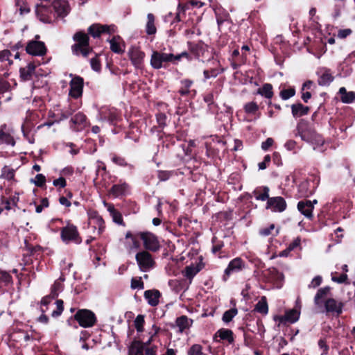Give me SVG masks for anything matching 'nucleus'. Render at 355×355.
I'll use <instances>...</instances> for the list:
<instances>
[{
  "instance_id": "9",
  "label": "nucleus",
  "mask_w": 355,
  "mask_h": 355,
  "mask_svg": "<svg viewBox=\"0 0 355 355\" xmlns=\"http://www.w3.org/2000/svg\"><path fill=\"white\" fill-rule=\"evenodd\" d=\"M135 259L142 272L149 271L155 267L156 263L149 251L141 250L135 255Z\"/></svg>"
},
{
  "instance_id": "36",
  "label": "nucleus",
  "mask_w": 355,
  "mask_h": 355,
  "mask_svg": "<svg viewBox=\"0 0 355 355\" xmlns=\"http://www.w3.org/2000/svg\"><path fill=\"white\" fill-rule=\"evenodd\" d=\"M203 101L207 103L208 109L212 113H215L218 110V105L214 100V95L212 92H206L202 95Z\"/></svg>"
},
{
  "instance_id": "52",
  "label": "nucleus",
  "mask_w": 355,
  "mask_h": 355,
  "mask_svg": "<svg viewBox=\"0 0 355 355\" xmlns=\"http://www.w3.org/2000/svg\"><path fill=\"white\" fill-rule=\"evenodd\" d=\"M75 112V109H73L71 105L68 107L62 109L61 110L60 116L58 120H57V123H59L61 121L67 119L70 116H72Z\"/></svg>"
},
{
  "instance_id": "42",
  "label": "nucleus",
  "mask_w": 355,
  "mask_h": 355,
  "mask_svg": "<svg viewBox=\"0 0 355 355\" xmlns=\"http://www.w3.org/2000/svg\"><path fill=\"white\" fill-rule=\"evenodd\" d=\"M13 284L12 277L9 272L0 270V288L7 287Z\"/></svg>"
},
{
  "instance_id": "7",
  "label": "nucleus",
  "mask_w": 355,
  "mask_h": 355,
  "mask_svg": "<svg viewBox=\"0 0 355 355\" xmlns=\"http://www.w3.org/2000/svg\"><path fill=\"white\" fill-rule=\"evenodd\" d=\"M140 240L143 242L144 250L156 252L161 248L159 238L150 232H139Z\"/></svg>"
},
{
  "instance_id": "38",
  "label": "nucleus",
  "mask_w": 355,
  "mask_h": 355,
  "mask_svg": "<svg viewBox=\"0 0 355 355\" xmlns=\"http://www.w3.org/2000/svg\"><path fill=\"white\" fill-rule=\"evenodd\" d=\"M267 99H271L274 96L273 87L270 83H264L256 92Z\"/></svg>"
},
{
  "instance_id": "56",
  "label": "nucleus",
  "mask_w": 355,
  "mask_h": 355,
  "mask_svg": "<svg viewBox=\"0 0 355 355\" xmlns=\"http://www.w3.org/2000/svg\"><path fill=\"white\" fill-rule=\"evenodd\" d=\"M8 76V73H5L3 76H0V94L8 92L10 89V85L5 79Z\"/></svg>"
},
{
  "instance_id": "49",
  "label": "nucleus",
  "mask_w": 355,
  "mask_h": 355,
  "mask_svg": "<svg viewBox=\"0 0 355 355\" xmlns=\"http://www.w3.org/2000/svg\"><path fill=\"white\" fill-rule=\"evenodd\" d=\"M15 171L13 168L5 166L1 170V174L0 177L7 180H12L15 179Z\"/></svg>"
},
{
  "instance_id": "53",
  "label": "nucleus",
  "mask_w": 355,
  "mask_h": 355,
  "mask_svg": "<svg viewBox=\"0 0 355 355\" xmlns=\"http://www.w3.org/2000/svg\"><path fill=\"white\" fill-rule=\"evenodd\" d=\"M200 272V268H194L193 266H186L184 276L191 282L193 278Z\"/></svg>"
},
{
  "instance_id": "24",
  "label": "nucleus",
  "mask_w": 355,
  "mask_h": 355,
  "mask_svg": "<svg viewBox=\"0 0 355 355\" xmlns=\"http://www.w3.org/2000/svg\"><path fill=\"white\" fill-rule=\"evenodd\" d=\"M298 211L306 218L312 220L313 218V211L314 209L313 202L309 200H303L298 202L297 205Z\"/></svg>"
},
{
  "instance_id": "12",
  "label": "nucleus",
  "mask_w": 355,
  "mask_h": 355,
  "mask_svg": "<svg viewBox=\"0 0 355 355\" xmlns=\"http://www.w3.org/2000/svg\"><path fill=\"white\" fill-rule=\"evenodd\" d=\"M193 85L194 80L192 79H181L178 94L182 97L193 98L197 94L196 89L193 88Z\"/></svg>"
},
{
  "instance_id": "26",
  "label": "nucleus",
  "mask_w": 355,
  "mask_h": 355,
  "mask_svg": "<svg viewBox=\"0 0 355 355\" xmlns=\"http://www.w3.org/2000/svg\"><path fill=\"white\" fill-rule=\"evenodd\" d=\"M109 42L110 44V49L112 52L120 55L124 53L125 44L119 35L113 36V37L109 40Z\"/></svg>"
},
{
  "instance_id": "32",
  "label": "nucleus",
  "mask_w": 355,
  "mask_h": 355,
  "mask_svg": "<svg viewBox=\"0 0 355 355\" xmlns=\"http://www.w3.org/2000/svg\"><path fill=\"white\" fill-rule=\"evenodd\" d=\"M129 184L125 182L113 184L110 189V193L113 196L118 198L125 195L129 189Z\"/></svg>"
},
{
  "instance_id": "13",
  "label": "nucleus",
  "mask_w": 355,
  "mask_h": 355,
  "mask_svg": "<svg viewBox=\"0 0 355 355\" xmlns=\"http://www.w3.org/2000/svg\"><path fill=\"white\" fill-rule=\"evenodd\" d=\"M10 191H6V195H1L0 198V214L4 209L9 211L14 207L17 206L19 202V193L10 194Z\"/></svg>"
},
{
  "instance_id": "8",
  "label": "nucleus",
  "mask_w": 355,
  "mask_h": 355,
  "mask_svg": "<svg viewBox=\"0 0 355 355\" xmlns=\"http://www.w3.org/2000/svg\"><path fill=\"white\" fill-rule=\"evenodd\" d=\"M46 12H54L56 17H64L70 12V6L67 0H54L49 6H44Z\"/></svg>"
},
{
  "instance_id": "14",
  "label": "nucleus",
  "mask_w": 355,
  "mask_h": 355,
  "mask_svg": "<svg viewBox=\"0 0 355 355\" xmlns=\"http://www.w3.org/2000/svg\"><path fill=\"white\" fill-rule=\"evenodd\" d=\"M83 78L79 76H75L69 83V95L75 99L81 97L83 92Z\"/></svg>"
},
{
  "instance_id": "5",
  "label": "nucleus",
  "mask_w": 355,
  "mask_h": 355,
  "mask_svg": "<svg viewBox=\"0 0 355 355\" xmlns=\"http://www.w3.org/2000/svg\"><path fill=\"white\" fill-rule=\"evenodd\" d=\"M60 238L65 243H73L78 245L83 241L78 227L70 221H67L66 226L61 228Z\"/></svg>"
},
{
  "instance_id": "33",
  "label": "nucleus",
  "mask_w": 355,
  "mask_h": 355,
  "mask_svg": "<svg viewBox=\"0 0 355 355\" xmlns=\"http://www.w3.org/2000/svg\"><path fill=\"white\" fill-rule=\"evenodd\" d=\"M144 343L135 339L128 349L129 355H144Z\"/></svg>"
},
{
  "instance_id": "45",
  "label": "nucleus",
  "mask_w": 355,
  "mask_h": 355,
  "mask_svg": "<svg viewBox=\"0 0 355 355\" xmlns=\"http://www.w3.org/2000/svg\"><path fill=\"white\" fill-rule=\"evenodd\" d=\"M32 126L33 125L31 123H24L21 125V132L23 133V136L31 144H33L35 142L34 136L33 135H31Z\"/></svg>"
},
{
  "instance_id": "47",
  "label": "nucleus",
  "mask_w": 355,
  "mask_h": 355,
  "mask_svg": "<svg viewBox=\"0 0 355 355\" xmlns=\"http://www.w3.org/2000/svg\"><path fill=\"white\" fill-rule=\"evenodd\" d=\"M331 287L328 286L318 289L314 297L315 304L316 305L320 304V300L326 297L329 293Z\"/></svg>"
},
{
  "instance_id": "35",
  "label": "nucleus",
  "mask_w": 355,
  "mask_h": 355,
  "mask_svg": "<svg viewBox=\"0 0 355 355\" xmlns=\"http://www.w3.org/2000/svg\"><path fill=\"white\" fill-rule=\"evenodd\" d=\"M270 189L267 186L257 187L253 191V194L257 200L266 201L268 200Z\"/></svg>"
},
{
  "instance_id": "29",
  "label": "nucleus",
  "mask_w": 355,
  "mask_h": 355,
  "mask_svg": "<svg viewBox=\"0 0 355 355\" xmlns=\"http://www.w3.org/2000/svg\"><path fill=\"white\" fill-rule=\"evenodd\" d=\"M111 161L114 164L123 168H127L130 171H132L135 168V166L131 163H129L126 159L116 153L110 154Z\"/></svg>"
},
{
  "instance_id": "31",
  "label": "nucleus",
  "mask_w": 355,
  "mask_h": 355,
  "mask_svg": "<svg viewBox=\"0 0 355 355\" xmlns=\"http://www.w3.org/2000/svg\"><path fill=\"white\" fill-rule=\"evenodd\" d=\"M144 295L149 305L156 306L159 304L162 294L158 290L152 289L146 291Z\"/></svg>"
},
{
  "instance_id": "30",
  "label": "nucleus",
  "mask_w": 355,
  "mask_h": 355,
  "mask_svg": "<svg viewBox=\"0 0 355 355\" xmlns=\"http://www.w3.org/2000/svg\"><path fill=\"white\" fill-rule=\"evenodd\" d=\"M324 307L327 312L336 313L340 315L343 312V303H338L335 299L328 298L324 302Z\"/></svg>"
},
{
  "instance_id": "27",
  "label": "nucleus",
  "mask_w": 355,
  "mask_h": 355,
  "mask_svg": "<svg viewBox=\"0 0 355 355\" xmlns=\"http://www.w3.org/2000/svg\"><path fill=\"white\" fill-rule=\"evenodd\" d=\"M291 108L292 115L295 119L307 115L311 110L309 106L304 105L300 101L292 104Z\"/></svg>"
},
{
  "instance_id": "62",
  "label": "nucleus",
  "mask_w": 355,
  "mask_h": 355,
  "mask_svg": "<svg viewBox=\"0 0 355 355\" xmlns=\"http://www.w3.org/2000/svg\"><path fill=\"white\" fill-rule=\"evenodd\" d=\"M309 143L316 145L318 146H322L324 144V139L321 135L315 132V133L313 135V137L311 138Z\"/></svg>"
},
{
  "instance_id": "57",
  "label": "nucleus",
  "mask_w": 355,
  "mask_h": 355,
  "mask_svg": "<svg viewBox=\"0 0 355 355\" xmlns=\"http://www.w3.org/2000/svg\"><path fill=\"white\" fill-rule=\"evenodd\" d=\"M212 248L211 251L214 254H217L218 252H220L221 249L224 247V243L223 241L218 240L217 237L214 236L212 238Z\"/></svg>"
},
{
  "instance_id": "17",
  "label": "nucleus",
  "mask_w": 355,
  "mask_h": 355,
  "mask_svg": "<svg viewBox=\"0 0 355 355\" xmlns=\"http://www.w3.org/2000/svg\"><path fill=\"white\" fill-rule=\"evenodd\" d=\"M128 57L136 69H141L144 64L145 53L137 46H132L128 50Z\"/></svg>"
},
{
  "instance_id": "40",
  "label": "nucleus",
  "mask_w": 355,
  "mask_h": 355,
  "mask_svg": "<svg viewBox=\"0 0 355 355\" xmlns=\"http://www.w3.org/2000/svg\"><path fill=\"white\" fill-rule=\"evenodd\" d=\"M155 16L152 13L147 15V23L146 25V32L148 35H155L157 32V28L155 24Z\"/></svg>"
},
{
  "instance_id": "64",
  "label": "nucleus",
  "mask_w": 355,
  "mask_h": 355,
  "mask_svg": "<svg viewBox=\"0 0 355 355\" xmlns=\"http://www.w3.org/2000/svg\"><path fill=\"white\" fill-rule=\"evenodd\" d=\"M188 355H207L202 352V347L198 344L193 345L188 351Z\"/></svg>"
},
{
  "instance_id": "48",
  "label": "nucleus",
  "mask_w": 355,
  "mask_h": 355,
  "mask_svg": "<svg viewBox=\"0 0 355 355\" xmlns=\"http://www.w3.org/2000/svg\"><path fill=\"white\" fill-rule=\"evenodd\" d=\"M296 90L294 87H289L288 88H283L279 92V96L280 98L286 101L292 97H293L295 95Z\"/></svg>"
},
{
  "instance_id": "61",
  "label": "nucleus",
  "mask_w": 355,
  "mask_h": 355,
  "mask_svg": "<svg viewBox=\"0 0 355 355\" xmlns=\"http://www.w3.org/2000/svg\"><path fill=\"white\" fill-rule=\"evenodd\" d=\"M186 58L188 61H191L193 60V55L191 53V52H189V51H184L180 54L174 55L175 64H176L179 61H180L181 58Z\"/></svg>"
},
{
  "instance_id": "55",
  "label": "nucleus",
  "mask_w": 355,
  "mask_h": 355,
  "mask_svg": "<svg viewBox=\"0 0 355 355\" xmlns=\"http://www.w3.org/2000/svg\"><path fill=\"white\" fill-rule=\"evenodd\" d=\"M63 284L58 280L54 282L51 288L50 295L55 299L58 297L59 293L62 290Z\"/></svg>"
},
{
  "instance_id": "59",
  "label": "nucleus",
  "mask_w": 355,
  "mask_h": 355,
  "mask_svg": "<svg viewBox=\"0 0 355 355\" xmlns=\"http://www.w3.org/2000/svg\"><path fill=\"white\" fill-rule=\"evenodd\" d=\"M135 327L138 332H142L144 331V325L145 323L144 316L143 315H138L135 321Z\"/></svg>"
},
{
  "instance_id": "63",
  "label": "nucleus",
  "mask_w": 355,
  "mask_h": 355,
  "mask_svg": "<svg viewBox=\"0 0 355 355\" xmlns=\"http://www.w3.org/2000/svg\"><path fill=\"white\" fill-rule=\"evenodd\" d=\"M90 64L92 69L97 72H99L101 69V64L99 59V56L95 54V56L90 60Z\"/></svg>"
},
{
  "instance_id": "58",
  "label": "nucleus",
  "mask_w": 355,
  "mask_h": 355,
  "mask_svg": "<svg viewBox=\"0 0 355 355\" xmlns=\"http://www.w3.org/2000/svg\"><path fill=\"white\" fill-rule=\"evenodd\" d=\"M155 116H156V121L158 124V126L159 128H162V129L164 128H165L167 125V123H166L167 116H166V114L159 112L158 113L156 114Z\"/></svg>"
},
{
  "instance_id": "19",
  "label": "nucleus",
  "mask_w": 355,
  "mask_h": 355,
  "mask_svg": "<svg viewBox=\"0 0 355 355\" xmlns=\"http://www.w3.org/2000/svg\"><path fill=\"white\" fill-rule=\"evenodd\" d=\"M26 51L28 54L34 56H43L46 55L47 49L44 42L42 41L31 40L28 42L26 46Z\"/></svg>"
},
{
  "instance_id": "51",
  "label": "nucleus",
  "mask_w": 355,
  "mask_h": 355,
  "mask_svg": "<svg viewBox=\"0 0 355 355\" xmlns=\"http://www.w3.org/2000/svg\"><path fill=\"white\" fill-rule=\"evenodd\" d=\"M238 313V310L236 307L232 308L226 311L223 315L222 320L223 322L228 323L232 320V319Z\"/></svg>"
},
{
  "instance_id": "10",
  "label": "nucleus",
  "mask_w": 355,
  "mask_h": 355,
  "mask_svg": "<svg viewBox=\"0 0 355 355\" xmlns=\"http://www.w3.org/2000/svg\"><path fill=\"white\" fill-rule=\"evenodd\" d=\"M245 268V262L241 257H236L231 260L227 265V267L224 270L222 279L226 282L230 277L234 274L243 270Z\"/></svg>"
},
{
  "instance_id": "3",
  "label": "nucleus",
  "mask_w": 355,
  "mask_h": 355,
  "mask_svg": "<svg viewBox=\"0 0 355 355\" xmlns=\"http://www.w3.org/2000/svg\"><path fill=\"white\" fill-rule=\"evenodd\" d=\"M320 184V177L310 175L302 181L297 187V195L300 198H308L312 196Z\"/></svg>"
},
{
  "instance_id": "25",
  "label": "nucleus",
  "mask_w": 355,
  "mask_h": 355,
  "mask_svg": "<svg viewBox=\"0 0 355 355\" xmlns=\"http://www.w3.org/2000/svg\"><path fill=\"white\" fill-rule=\"evenodd\" d=\"M87 32L94 38L100 37L103 33H110V26L101 24H93L88 28Z\"/></svg>"
},
{
  "instance_id": "6",
  "label": "nucleus",
  "mask_w": 355,
  "mask_h": 355,
  "mask_svg": "<svg viewBox=\"0 0 355 355\" xmlns=\"http://www.w3.org/2000/svg\"><path fill=\"white\" fill-rule=\"evenodd\" d=\"M175 64L174 54L166 53L157 51H153L150 58V65L155 69L166 68L168 63Z\"/></svg>"
},
{
  "instance_id": "39",
  "label": "nucleus",
  "mask_w": 355,
  "mask_h": 355,
  "mask_svg": "<svg viewBox=\"0 0 355 355\" xmlns=\"http://www.w3.org/2000/svg\"><path fill=\"white\" fill-rule=\"evenodd\" d=\"M340 100L343 103L349 104L355 100V92H347L346 88L343 87L339 89Z\"/></svg>"
},
{
  "instance_id": "50",
  "label": "nucleus",
  "mask_w": 355,
  "mask_h": 355,
  "mask_svg": "<svg viewBox=\"0 0 355 355\" xmlns=\"http://www.w3.org/2000/svg\"><path fill=\"white\" fill-rule=\"evenodd\" d=\"M259 105L256 102L252 101L244 105L243 110L248 114H255L259 110Z\"/></svg>"
},
{
  "instance_id": "46",
  "label": "nucleus",
  "mask_w": 355,
  "mask_h": 355,
  "mask_svg": "<svg viewBox=\"0 0 355 355\" xmlns=\"http://www.w3.org/2000/svg\"><path fill=\"white\" fill-rule=\"evenodd\" d=\"M139 232L132 233L130 231L126 232L125 239H130L132 242V247L135 249H140L141 243L139 241L140 236H139Z\"/></svg>"
},
{
  "instance_id": "43",
  "label": "nucleus",
  "mask_w": 355,
  "mask_h": 355,
  "mask_svg": "<svg viewBox=\"0 0 355 355\" xmlns=\"http://www.w3.org/2000/svg\"><path fill=\"white\" fill-rule=\"evenodd\" d=\"M284 315L287 322L293 324L299 320L300 311L295 309H292L286 311L285 312Z\"/></svg>"
},
{
  "instance_id": "41",
  "label": "nucleus",
  "mask_w": 355,
  "mask_h": 355,
  "mask_svg": "<svg viewBox=\"0 0 355 355\" xmlns=\"http://www.w3.org/2000/svg\"><path fill=\"white\" fill-rule=\"evenodd\" d=\"M254 311L262 314L266 315L268 313V305L266 296H262L259 302L256 304Z\"/></svg>"
},
{
  "instance_id": "60",
  "label": "nucleus",
  "mask_w": 355,
  "mask_h": 355,
  "mask_svg": "<svg viewBox=\"0 0 355 355\" xmlns=\"http://www.w3.org/2000/svg\"><path fill=\"white\" fill-rule=\"evenodd\" d=\"M57 308L56 310H54L52 313L51 316L53 318H58L59 317L64 310V302L62 300H57L55 302Z\"/></svg>"
},
{
  "instance_id": "15",
  "label": "nucleus",
  "mask_w": 355,
  "mask_h": 355,
  "mask_svg": "<svg viewBox=\"0 0 355 355\" xmlns=\"http://www.w3.org/2000/svg\"><path fill=\"white\" fill-rule=\"evenodd\" d=\"M88 125L87 118L85 114L78 112L73 115L69 121L70 128L75 132H80Z\"/></svg>"
},
{
  "instance_id": "21",
  "label": "nucleus",
  "mask_w": 355,
  "mask_h": 355,
  "mask_svg": "<svg viewBox=\"0 0 355 355\" xmlns=\"http://www.w3.org/2000/svg\"><path fill=\"white\" fill-rule=\"evenodd\" d=\"M214 340L216 343H227V345L233 344L234 342V335L230 329H219L214 336Z\"/></svg>"
},
{
  "instance_id": "4",
  "label": "nucleus",
  "mask_w": 355,
  "mask_h": 355,
  "mask_svg": "<svg viewBox=\"0 0 355 355\" xmlns=\"http://www.w3.org/2000/svg\"><path fill=\"white\" fill-rule=\"evenodd\" d=\"M73 319L83 328L92 327L97 321L94 313L88 309H79L73 316H71L67 320V323L69 325H71V321Z\"/></svg>"
},
{
  "instance_id": "44",
  "label": "nucleus",
  "mask_w": 355,
  "mask_h": 355,
  "mask_svg": "<svg viewBox=\"0 0 355 355\" xmlns=\"http://www.w3.org/2000/svg\"><path fill=\"white\" fill-rule=\"evenodd\" d=\"M175 324L179 328L180 332H183L185 329H189L191 325L187 315L178 317L175 320Z\"/></svg>"
},
{
  "instance_id": "54",
  "label": "nucleus",
  "mask_w": 355,
  "mask_h": 355,
  "mask_svg": "<svg viewBox=\"0 0 355 355\" xmlns=\"http://www.w3.org/2000/svg\"><path fill=\"white\" fill-rule=\"evenodd\" d=\"M275 228V225L274 224H271L269 227H263V228L260 229L259 230V234L263 236H268L271 235V234L272 236H277L279 232V228L277 229L275 234H273L272 233V230H274Z\"/></svg>"
},
{
  "instance_id": "22",
  "label": "nucleus",
  "mask_w": 355,
  "mask_h": 355,
  "mask_svg": "<svg viewBox=\"0 0 355 355\" xmlns=\"http://www.w3.org/2000/svg\"><path fill=\"white\" fill-rule=\"evenodd\" d=\"M185 135L184 132L177 131L176 134H168L164 131H162V135L160 138L163 139V146L169 149L175 144L176 141L184 140Z\"/></svg>"
},
{
  "instance_id": "34",
  "label": "nucleus",
  "mask_w": 355,
  "mask_h": 355,
  "mask_svg": "<svg viewBox=\"0 0 355 355\" xmlns=\"http://www.w3.org/2000/svg\"><path fill=\"white\" fill-rule=\"evenodd\" d=\"M103 117L112 125H116L121 119L119 113L114 109H110L102 112Z\"/></svg>"
},
{
  "instance_id": "37",
  "label": "nucleus",
  "mask_w": 355,
  "mask_h": 355,
  "mask_svg": "<svg viewBox=\"0 0 355 355\" xmlns=\"http://www.w3.org/2000/svg\"><path fill=\"white\" fill-rule=\"evenodd\" d=\"M107 210L110 212V214L115 223L123 226L125 225L123 219L122 214L119 210L115 209L114 205L109 204L107 207Z\"/></svg>"
},
{
  "instance_id": "2",
  "label": "nucleus",
  "mask_w": 355,
  "mask_h": 355,
  "mask_svg": "<svg viewBox=\"0 0 355 355\" xmlns=\"http://www.w3.org/2000/svg\"><path fill=\"white\" fill-rule=\"evenodd\" d=\"M187 44L188 50L192 54L193 59L201 62L209 60L211 53L209 51V46L203 41H188Z\"/></svg>"
},
{
  "instance_id": "18",
  "label": "nucleus",
  "mask_w": 355,
  "mask_h": 355,
  "mask_svg": "<svg viewBox=\"0 0 355 355\" xmlns=\"http://www.w3.org/2000/svg\"><path fill=\"white\" fill-rule=\"evenodd\" d=\"M286 208L287 203L282 196L270 197L266 205V209L272 212H283Z\"/></svg>"
},
{
  "instance_id": "20",
  "label": "nucleus",
  "mask_w": 355,
  "mask_h": 355,
  "mask_svg": "<svg viewBox=\"0 0 355 355\" xmlns=\"http://www.w3.org/2000/svg\"><path fill=\"white\" fill-rule=\"evenodd\" d=\"M14 130L9 128L7 124L0 125V145L5 144L15 146L16 142L13 137Z\"/></svg>"
},
{
  "instance_id": "16",
  "label": "nucleus",
  "mask_w": 355,
  "mask_h": 355,
  "mask_svg": "<svg viewBox=\"0 0 355 355\" xmlns=\"http://www.w3.org/2000/svg\"><path fill=\"white\" fill-rule=\"evenodd\" d=\"M24 250L27 252L24 254L23 260L25 262V265L32 263V259L31 257H33L37 259L38 256H40L43 253V248L37 245H31L26 239L24 241Z\"/></svg>"
},
{
  "instance_id": "11",
  "label": "nucleus",
  "mask_w": 355,
  "mask_h": 355,
  "mask_svg": "<svg viewBox=\"0 0 355 355\" xmlns=\"http://www.w3.org/2000/svg\"><path fill=\"white\" fill-rule=\"evenodd\" d=\"M297 133L295 136L299 135L302 141L307 143L310 141L316 130L311 126L309 125L306 121L301 119L297 124L296 126Z\"/></svg>"
},
{
  "instance_id": "1",
  "label": "nucleus",
  "mask_w": 355,
  "mask_h": 355,
  "mask_svg": "<svg viewBox=\"0 0 355 355\" xmlns=\"http://www.w3.org/2000/svg\"><path fill=\"white\" fill-rule=\"evenodd\" d=\"M73 39L76 42L71 46L74 55H81L84 58H87L90 53H93V49L89 46V37L85 32H76L73 35Z\"/></svg>"
},
{
  "instance_id": "23",
  "label": "nucleus",
  "mask_w": 355,
  "mask_h": 355,
  "mask_svg": "<svg viewBox=\"0 0 355 355\" xmlns=\"http://www.w3.org/2000/svg\"><path fill=\"white\" fill-rule=\"evenodd\" d=\"M316 74L318 76V84L320 86H328L334 80L331 69L327 67L319 68Z\"/></svg>"
},
{
  "instance_id": "28",
  "label": "nucleus",
  "mask_w": 355,
  "mask_h": 355,
  "mask_svg": "<svg viewBox=\"0 0 355 355\" xmlns=\"http://www.w3.org/2000/svg\"><path fill=\"white\" fill-rule=\"evenodd\" d=\"M89 219L98 228V234H101L105 228V221L96 210H89L88 212Z\"/></svg>"
}]
</instances>
